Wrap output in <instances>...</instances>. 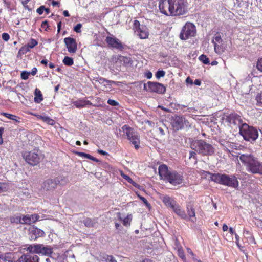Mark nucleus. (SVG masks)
Here are the masks:
<instances>
[{"mask_svg":"<svg viewBox=\"0 0 262 262\" xmlns=\"http://www.w3.org/2000/svg\"><path fill=\"white\" fill-rule=\"evenodd\" d=\"M122 176L125 180L127 181L129 183H132L133 180L128 176H127L124 174H122Z\"/></svg>","mask_w":262,"mask_h":262,"instance_id":"obj_59","label":"nucleus"},{"mask_svg":"<svg viewBox=\"0 0 262 262\" xmlns=\"http://www.w3.org/2000/svg\"><path fill=\"white\" fill-rule=\"evenodd\" d=\"M73 103L77 108H82L86 105H92V103L90 101L84 99L77 100L73 101Z\"/></svg>","mask_w":262,"mask_h":262,"instance_id":"obj_24","label":"nucleus"},{"mask_svg":"<svg viewBox=\"0 0 262 262\" xmlns=\"http://www.w3.org/2000/svg\"><path fill=\"white\" fill-rule=\"evenodd\" d=\"M45 9V6H41L39 7L36 10L37 12L39 14L41 15Z\"/></svg>","mask_w":262,"mask_h":262,"instance_id":"obj_51","label":"nucleus"},{"mask_svg":"<svg viewBox=\"0 0 262 262\" xmlns=\"http://www.w3.org/2000/svg\"><path fill=\"white\" fill-rule=\"evenodd\" d=\"M7 190L6 185L3 183H0V193L5 192Z\"/></svg>","mask_w":262,"mask_h":262,"instance_id":"obj_48","label":"nucleus"},{"mask_svg":"<svg viewBox=\"0 0 262 262\" xmlns=\"http://www.w3.org/2000/svg\"><path fill=\"white\" fill-rule=\"evenodd\" d=\"M0 262H15L11 254H7L0 256Z\"/></svg>","mask_w":262,"mask_h":262,"instance_id":"obj_28","label":"nucleus"},{"mask_svg":"<svg viewBox=\"0 0 262 262\" xmlns=\"http://www.w3.org/2000/svg\"><path fill=\"white\" fill-rule=\"evenodd\" d=\"M83 223L84 225L87 227H93L97 224V218H86L83 221Z\"/></svg>","mask_w":262,"mask_h":262,"instance_id":"obj_25","label":"nucleus"},{"mask_svg":"<svg viewBox=\"0 0 262 262\" xmlns=\"http://www.w3.org/2000/svg\"><path fill=\"white\" fill-rule=\"evenodd\" d=\"M178 255L182 259H185V255H184V253L183 252V251L180 249H179L178 250Z\"/></svg>","mask_w":262,"mask_h":262,"instance_id":"obj_53","label":"nucleus"},{"mask_svg":"<svg viewBox=\"0 0 262 262\" xmlns=\"http://www.w3.org/2000/svg\"><path fill=\"white\" fill-rule=\"evenodd\" d=\"M163 202L165 205L171 209H172L174 206L177 204V202L168 196L163 197Z\"/></svg>","mask_w":262,"mask_h":262,"instance_id":"obj_26","label":"nucleus"},{"mask_svg":"<svg viewBox=\"0 0 262 262\" xmlns=\"http://www.w3.org/2000/svg\"><path fill=\"white\" fill-rule=\"evenodd\" d=\"M226 120L231 125L238 127L239 130L242 124H244L241 117L236 113L230 114L227 117Z\"/></svg>","mask_w":262,"mask_h":262,"instance_id":"obj_12","label":"nucleus"},{"mask_svg":"<svg viewBox=\"0 0 262 262\" xmlns=\"http://www.w3.org/2000/svg\"><path fill=\"white\" fill-rule=\"evenodd\" d=\"M28 258V262H39V257L37 255H31L27 254Z\"/></svg>","mask_w":262,"mask_h":262,"instance_id":"obj_38","label":"nucleus"},{"mask_svg":"<svg viewBox=\"0 0 262 262\" xmlns=\"http://www.w3.org/2000/svg\"><path fill=\"white\" fill-rule=\"evenodd\" d=\"M165 74V71L163 70H159L156 74V76L157 78H160L164 76Z\"/></svg>","mask_w":262,"mask_h":262,"instance_id":"obj_44","label":"nucleus"},{"mask_svg":"<svg viewBox=\"0 0 262 262\" xmlns=\"http://www.w3.org/2000/svg\"><path fill=\"white\" fill-rule=\"evenodd\" d=\"M30 74L29 72L26 71H23L21 73V78L24 80H26L28 78L29 75Z\"/></svg>","mask_w":262,"mask_h":262,"instance_id":"obj_45","label":"nucleus"},{"mask_svg":"<svg viewBox=\"0 0 262 262\" xmlns=\"http://www.w3.org/2000/svg\"><path fill=\"white\" fill-rule=\"evenodd\" d=\"M97 81L99 82L100 83L103 84L104 83H106V84L111 85L112 83H114V81H110L108 80H107L104 78L102 77H98L97 78Z\"/></svg>","mask_w":262,"mask_h":262,"instance_id":"obj_35","label":"nucleus"},{"mask_svg":"<svg viewBox=\"0 0 262 262\" xmlns=\"http://www.w3.org/2000/svg\"><path fill=\"white\" fill-rule=\"evenodd\" d=\"M187 211L188 219L187 220L191 221L192 222L196 221L195 210L193 208L191 204H188L187 206Z\"/></svg>","mask_w":262,"mask_h":262,"instance_id":"obj_21","label":"nucleus"},{"mask_svg":"<svg viewBox=\"0 0 262 262\" xmlns=\"http://www.w3.org/2000/svg\"><path fill=\"white\" fill-rule=\"evenodd\" d=\"M189 122L185 118L181 116H176L174 117L172 126L173 128L178 130L183 128L184 126H190Z\"/></svg>","mask_w":262,"mask_h":262,"instance_id":"obj_10","label":"nucleus"},{"mask_svg":"<svg viewBox=\"0 0 262 262\" xmlns=\"http://www.w3.org/2000/svg\"><path fill=\"white\" fill-rule=\"evenodd\" d=\"M193 83L196 85H200L201 84V81L199 79H196Z\"/></svg>","mask_w":262,"mask_h":262,"instance_id":"obj_63","label":"nucleus"},{"mask_svg":"<svg viewBox=\"0 0 262 262\" xmlns=\"http://www.w3.org/2000/svg\"><path fill=\"white\" fill-rule=\"evenodd\" d=\"M196 151H190L189 152V159L193 158L194 159H196Z\"/></svg>","mask_w":262,"mask_h":262,"instance_id":"obj_52","label":"nucleus"},{"mask_svg":"<svg viewBox=\"0 0 262 262\" xmlns=\"http://www.w3.org/2000/svg\"><path fill=\"white\" fill-rule=\"evenodd\" d=\"M135 32L141 39H145L148 36L149 33L145 26H142L141 28L137 29Z\"/></svg>","mask_w":262,"mask_h":262,"instance_id":"obj_20","label":"nucleus"},{"mask_svg":"<svg viewBox=\"0 0 262 262\" xmlns=\"http://www.w3.org/2000/svg\"><path fill=\"white\" fill-rule=\"evenodd\" d=\"M31 219V216H30L29 215L23 216V217H20V224H31V219Z\"/></svg>","mask_w":262,"mask_h":262,"instance_id":"obj_32","label":"nucleus"},{"mask_svg":"<svg viewBox=\"0 0 262 262\" xmlns=\"http://www.w3.org/2000/svg\"><path fill=\"white\" fill-rule=\"evenodd\" d=\"M196 33L195 26L191 23L187 22L183 27L180 34V38L182 40H186L189 37L194 36Z\"/></svg>","mask_w":262,"mask_h":262,"instance_id":"obj_8","label":"nucleus"},{"mask_svg":"<svg viewBox=\"0 0 262 262\" xmlns=\"http://www.w3.org/2000/svg\"><path fill=\"white\" fill-rule=\"evenodd\" d=\"M2 115L11 120L15 121V122H19V121L18 120L19 118L18 117H17L16 116H15L14 115H12L10 114L6 113H2Z\"/></svg>","mask_w":262,"mask_h":262,"instance_id":"obj_33","label":"nucleus"},{"mask_svg":"<svg viewBox=\"0 0 262 262\" xmlns=\"http://www.w3.org/2000/svg\"><path fill=\"white\" fill-rule=\"evenodd\" d=\"M222 42V39L221 35L219 34H216L215 36L213 37L212 40V43L213 45L220 44Z\"/></svg>","mask_w":262,"mask_h":262,"instance_id":"obj_36","label":"nucleus"},{"mask_svg":"<svg viewBox=\"0 0 262 262\" xmlns=\"http://www.w3.org/2000/svg\"><path fill=\"white\" fill-rule=\"evenodd\" d=\"M117 216L120 221H122V223L124 226H130V222L132 220V216L131 214H128L124 219H122L121 216V213L120 212H118L117 213Z\"/></svg>","mask_w":262,"mask_h":262,"instance_id":"obj_23","label":"nucleus"},{"mask_svg":"<svg viewBox=\"0 0 262 262\" xmlns=\"http://www.w3.org/2000/svg\"><path fill=\"white\" fill-rule=\"evenodd\" d=\"M144 89L147 91L158 94H163L166 91V88L163 84L151 81H148L147 84H144Z\"/></svg>","mask_w":262,"mask_h":262,"instance_id":"obj_9","label":"nucleus"},{"mask_svg":"<svg viewBox=\"0 0 262 262\" xmlns=\"http://www.w3.org/2000/svg\"><path fill=\"white\" fill-rule=\"evenodd\" d=\"M122 129L124 134H126L127 139L134 145L136 149L139 148L140 139L138 134L134 131L131 127L124 125Z\"/></svg>","mask_w":262,"mask_h":262,"instance_id":"obj_7","label":"nucleus"},{"mask_svg":"<svg viewBox=\"0 0 262 262\" xmlns=\"http://www.w3.org/2000/svg\"><path fill=\"white\" fill-rule=\"evenodd\" d=\"M82 27V25L80 23L77 24L74 28V30L77 33L81 32V28Z\"/></svg>","mask_w":262,"mask_h":262,"instance_id":"obj_46","label":"nucleus"},{"mask_svg":"<svg viewBox=\"0 0 262 262\" xmlns=\"http://www.w3.org/2000/svg\"><path fill=\"white\" fill-rule=\"evenodd\" d=\"M38 44V42L34 39H31L29 42L27 44L29 48L31 49L33 48Z\"/></svg>","mask_w":262,"mask_h":262,"instance_id":"obj_39","label":"nucleus"},{"mask_svg":"<svg viewBox=\"0 0 262 262\" xmlns=\"http://www.w3.org/2000/svg\"><path fill=\"white\" fill-rule=\"evenodd\" d=\"M41 26L42 28L45 29L46 31H47V28L49 27L48 21L46 20L43 21L41 24Z\"/></svg>","mask_w":262,"mask_h":262,"instance_id":"obj_56","label":"nucleus"},{"mask_svg":"<svg viewBox=\"0 0 262 262\" xmlns=\"http://www.w3.org/2000/svg\"><path fill=\"white\" fill-rule=\"evenodd\" d=\"M30 216H31V219H31V224L32 223L35 222L38 219H37L38 215L36 214L31 215H30Z\"/></svg>","mask_w":262,"mask_h":262,"instance_id":"obj_57","label":"nucleus"},{"mask_svg":"<svg viewBox=\"0 0 262 262\" xmlns=\"http://www.w3.org/2000/svg\"><path fill=\"white\" fill-rule=\"evenodd\" d=\"M239 134L245 140L251 143L254 142L259 136L258 131L256 128L250 126L245 123L241 126Z\"/></svg>","mask_w":262,"mask_h":262,"instance_id":"obj_5","label":"nucleus"},{"mask_svg":"<svg viewBox=\"0 0 262 262\" xmlns=\"http://www.w3.org/2000/svg\"><path fill=\"white\" fill-rule=\"evenodd\" d=\"M63 63L66 66H71L73 64L74 61L72 58L66 56L63 60Z\"/></svg>","mask_w":262,"mask_h":262,"instance_id":"obj_34","label":"nucleus"},{"mask_svg":"<svg viewBox=\"0 0 262 262\" xmlns=\"http://www.w3.org/2000/svg\"><path fill=\"white\" fill-rule=\"evenodd\" d=\"M170 184L173 185H177L181 184L183 180V176L176 171H172L169 174V177L167 180Z\"/></svg>","mask_w":262,"mask_h":262,"instance_id":"obj_13","label":"nucleus"},{"mask_svg":"<svg viewBox=\"0 0 262 262\" xmlns=\"http://www.w3.org/2000/svg\"><path fill=\"white\" fill-rule=\"evenodd\" d=\"M256 100L257 103H259L260 105H262V94L256 97Z\"/></svg>","mask_w":262,"mask_h":262,"instance_id":"obj_58","label":"nucleus"},{"mask_svg":"<svg viewBox=\"0 0 262 262\" xmlns=\"http://www.w3.org/2000/svg\"><path fill=\"white\" fill-rule=\"evenodd\" d=\"M102 260L106 262H117L112 255H105L103 257Z\"/></svg>","mask_w":262,"mask_h":262,"instance_id":"obj_37","label":"nucleus"},{"mask_svg":"<svg viewBox=\"0 0 262 262\" xmlns=\"http://www.w3.org/2000/svg\"><path fill=\"white\" fill-rule=\"evenodd\" d=\"M64 42L70 53H75L76 52L77 43L75 39L70 37H66L64 39Z\"/></svg>","mask_w":262,"mask_h":262,"instance_id":"obj_16","label":"nucleus"},{"mask_svg":"<svg viewBox=\"0 0 262 262\" xmlns=\"http://www.w3.org/2000/svg\"><path fill=\"white\" fill-rule=\"evenodd\" d=\"M59 182L58 179H48L42 185V188L47 191L53 190Z\"/></svg>","mask_w":262,"mask_h":262,"instance_id":"obj_17","label":"nucleus"},{"mask_svg":"<svg viewBox=\"0 0 262 262\" xmlns=\"http://www.w3.org/2000/svg\"><path fill=\"white\" fill-rule=\"evenodd\" d=\"M134 28L135 29V31H137V29L138 28H141V27L140 26V24L139 21L138 20H135L134 23Z\"/></svg>","mask_w":262,"mask_h":262,"instance_id":"obj_54","label":"nucleus"},{"mask_svg":"<svg viewBox=\"0 0 262 262\" xmlns=\"http://www.w3.org/2000/svg\"><path fill=\"white\" fill-rule=\"evenodd\" d=\"M22 156L25 161L32 166L37 165L43 159L42 156L39 155L38 151H24Z\"/></svg>","mask_w":262,"mask_h":262,"instance_id":"obj_6","label":"nucleus"},{"mask_svg":"<svg viewBox=\"0 0 262 262\" xmlns=\"http://www.w3.org/2000/svg\"><path fill=\"white\" fill-rule=\"evenodd\" d=\"M186 83L187 84H190L191 85H192L193 83L192 80L189 77L186 78Z\"/></svg>","mask_w":262,"mask_h":262,"instance_id":"obj_60","label":"nucleus"},{"mask_svg":"<svg viewBox=\"0 0 262 262\" xmlns=\"http://www.w3.org/2000/svg\"><path fill=\"white\" fill-rule=\"evenodd\" d=\"M40 119L45 122L47 123V124H49V125H53L55 124V121L49 118V117H47V116H41L40 117Z\"/></svg>","mask_w":262,"mask_h":262,"instance_id":"obj_31","label":"nucleus"},{"mask_svg":"<svg viewBox=\"0 0 262 262\" xmlns=\"http://www.w3.org/2000/svg\"><path fill=\"white\" fill-rule=\"evenodd\" d=\"M171 10L172 16L184 15L188 12L187 0H171Z\"/></svg>","mask_w":262,"mask_h":262,"instance_id":"obj_4","label":"nucleus"},{"mask_svg":"<svg viewBox=\"0 0 262 262\" xmlns=\"http://www.w3.org/2000/svg\"><path fill=\"white\" fill-rule=\"evenodd\" d=\"M30 49L26 45L20 48L19 52H21L23 54H25L30 51Z\"/></svg>","mask_w":262,"mask_h":262,"instance_id":"obj_43","label":"nucleus"},{"mask_svg":"<svg viewBox=\"0 0 262 262\" xmlns=\"http://www.w3.org/2000/svg\"><path fill=\"white\" fill-rule=\"evenodd\" d=\"M42 96L40 90L37 89L35 91L34 101L36 103H39L42 100Z\"/></svg>","mask_w":262,"mask_h":262,"instance_id":"obj_29","label":"nucleus"},{"mask_svg":"<svg viewBox=\"0 0 262 262\" xmlns=\"http://www.w3.org/2000/svg\"><path fill=\"white\" fill-rule=\"evenodd\" d=\"M117 60L124 64H127L130 63V58L127 57L119 55L117 57Z\"/></svg>","mask_w":262,"mask_h":262,"instance_id":"obj_30","label":"nucleus"},{"mask_svg":"<svg viewBox=\"0 0 262 262\" xmlns=\"http://www.w3.org/2000/svg\"><path fill=\"white\" fill-rule=\"evenodd\" d=\"M241 162L246 166L248 171L253 174L262 175V162L251 154H241L237 156Z\"/></svg>","mask_w":262,"mask_h":262,"instance_id":"obj_1","label":"nucleus"},{"mask_svg":"<svg viewBox=\"0 0 262 262\" xmlns=\"http://www.w3.org/2000/svg\"><path fill=\"white\" fill-rule=\"evenodd\" d=\"M44 234L43 230L35 226H31L29 228V235L31 240H36L38 237L43 236Z\"/></svg>","mask_w":262,"mask_h":262,"instance_id":"obj_15","label":"nucleus"},{"mask_svg":"<svg viewBox=\"0 0 262 262\" xmlns=\"http://www.w3.org/2000/svg\"><path fill=\"white\" fill-rule=\"evenodd\" d=\"M257 68L259 71L262 72V58L258 60L257 63Z\"/></svg>","mask_w":262,"mask_h":262,"instance_id":"obj_49","label":"nucleus"},{"mask_svg":"<svg viewBox=\"0 0 262 262\" xmlns=\"http://www.w3.org/2000/svg\"><path fill=\"white\" fill-rule=\"evenodd\" d=\"M107 103L109 105L113 106H117L119 105V103L118 102H117L116 101H115L114 100H112V99H108L107 101Z\"/></svg>","mask_w":262,"mask_h":262,"instance_id":"obj_47","label":"nucleus"},{"mask_svg":"<svg viewBox=\"0 0 262 262\" xmlns=\"http://www.w3.org/2000/svg\"><path fill=\"white\" fill-rule=\"evenodd\" d=\"M42 244H32L29 245L27 250L30 253L40 254Z\"/></svg>","mask_w":262,"mask_h":262,"instance_id":"obj_22","label":"nucleus"},{"mask_svg":"<svg viewBox=\"0 0 262 262\" xmlns=\"http://www.w3.org/2000/svg\"><path fill=\"white\" fill-rule=\"evenodd\" d=\"M85 158H87V159H91L94 161H95V162H98L99 161V160L96 159V158L92 156L91 155H89V154H86V156H85Z\"/></svg>","mask_w":262,"mask_h":262,"instance_id":"obj_55","label":"nucleus"},{"mask_svg":"<svg viewBox=\"0 0 262 262\" xmlns=\"http://www.w3.org/2000/svg\"><path fill=\"white\" fill-rule=\"evenodd\" d=\"M52 5L53 6H58V7H59V3L58 2H57V1H53L52 2Z\"/></svg>","mask_w":262,"mask_h":262,"instance_id":"obj_64","label":"nucleus"},{"mask_svg":"<svg viewBox=\"0 0 262 262\" xmlns=\"http://www.w3.org/2000/svg\"><path fill=\"white\" fill-rule=\"evenodd\" d=\"M20 216H14L10 217V221L11 223H20Z\"/></svg>","mask_w":262,"mask_h":262,"instance_id":"obj_42","label":"nucleus"},{"mask_svg":"<svg viewBox=\"0 0 262 262\" xmlns=\"http://www.w3.org/2000/svg\"><path fill=\"white\" fill-rule=\"evenodd\" d=\"M173 211L179 217L184 220H187L188 219L187 214L185 211L182 210L180 206L177 203L173 208L172 209Z\"/></svg>","mask_w":262,"mask_h":262,"instance_id":"obj_19","label":"nucleus"},{"mask_svg":"<svg viewBox=\"0 0 262 262\" xmlns=\"http://www.w3.org/2000/svg\"><path fill=\"white\" fill-rule=\"evenodd\" d=\"M53 253V249L50 246H45L42 244L40 254L49 256Z\"/></svg>","mask_w":262,"mask_h":262,"instance_id":"obj_27","label":"nucleus"},{"mask_svg":"<svg viewBox=\"0 0 262 262\" xmlns=\"http://www.w3.org/2000/svg\"><path fill=\"white\" fill-rule=\"evenodd\" d=\"M171 0H160L159 2V8L160 11L167 16H172L171 10Z\"/></svg>","mask_w":262,"mask_h":262,"instance_id":"obj_11","label":"nucleus"},{"mask_svg":"<svg viewBox=\"0 0 262 262\" xmlns=\"http://www.w3.org/2000/svg\"><path fill=\"white\" fill-rule=\"evenodd\" d=\"M191 148L203 156H211L215 151L212 145L203 140H197L191 143Z\"/></svg>","mask_w":262,"mask_h":262,"instance_id":"obj_3","label":"nucleus"},{"mask_svg":"<svg viewBox=\"0 0 262 262\" xmlns=\"http://www.w3.org/2000/svg\"><path fill=\"white\" fill-rule=\"evenodd\" d=\"M158 170L160 177H161L163 179L166 180L169 177V174L171 172L168 170L167 166L165 164L160 165Z\"/></svg>","mask_w":262,"mask_h":262,"instance_id":"obj_18","label":"nucleus"},{"mask_svg":"<svg viewBox=\"0 0 262 262\" xmlns=\"http://www.w3.org/2000/svg\"><path fill=\"white\" fill-rule=\"evenodd\" d=\"M140 199H141V200H142V201H143V202H144V203L145 204H146L147 206V205H149V203H148L147 200L145 198H144V197H143V196H141V197H140Z\"/></svg>","mask_w":262,"mask_h":262,"instance_id":"obj_62","label":"nucleus"},{"mask_svg":"<svg viewBox=\"0 0 262 262\" xmlns=\"http://www.w3.org/2000/svg\"><path fill=\"white\" fill-rule=\"evenodd\" d=\"M207 173L210 176L209 177L210 179L215 183L233 188H236L238 186V182L234 176H229L220 173H211L209 172H207Z\"/></svg>","mask_w":262,"mask_h":262,"instance_id":"obj_2","label":"nucleus"},{"mask_svg":"<svg viewBox=\"0 0 262 262\" xmlns=\"http://www.w3.org/2000/svg\"><path fill=\"white\" fill-rule=\"evenodd\" d=\"M98 152L100 154H101L102 155H108V153L106 152V151L103 150H101V149H98Z\"/></svg>","mask_w":262,"mask_h":262,"instance_id":"obj_61","label":"nucleus"},{"mask_svg":"<svg viewBox=\"0 0 262 262\" xmlns=\"http://www.w3.org/2000/svg\"><path fill=\"white\" fill-rule=\"evenodd\" d=\"M199 59L205 64H207L209 63L208 58H207V56L205 55L202 54L201 56H200L199 57Z\"/></svg>","mask_w":262,"mask_h":262,"instance_id":"obj_40","label":"nucleus"},{"mask_svg":"<svg viewBox=\"0 0 262 262\" xmlns=\"http://www.w3.org/2000/svg\"><path fill=\"white\" fill-rule=\"evenodd\" d=\"M105 41L110 47L122 51L124 47L121 41L115 37L107 36L106 37Z\"/></svg>","mask_w":262,"mask_h":262,"instance_id":"obj_14","label":"nucleus"},{"mask_svg":"<svg viewBox=\"0 0 262 262\" xmlns=\"http://www.w3.org/2000/svg\"><path fill=\"white\" fill-rule=\"evenodd\" d=\"M214 47L215 52L218 54H221L224 52L223 49L221 48V47L219 44L215 43V45H214Z\"/></svg>","mask_w":262,"mask_h":262,"instance_id":"obj_41","label":"nucleus"},{"mask_svg":"<svg viewBox=\"0 0 262 262\" xmlns=\"http://www.w3.org/2000/svg\"><path fill=\"white\" fill-rule=\"evenodd\" d=\"M2 39L4 41H8L10 39V36L7 33H3L2 35Z\"/></svg>","mask_w":262,"mask_h":262,"instance_id":"obj_50","label":"nucleus"}]
</instances>
